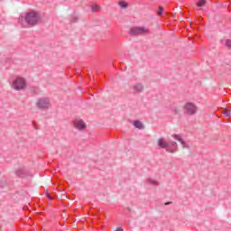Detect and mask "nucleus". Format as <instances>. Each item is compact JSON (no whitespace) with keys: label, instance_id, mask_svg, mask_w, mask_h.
<instances>
[{"label":"nucleus","instance_id":"4","mask_svg":"<svg viewBox=\"0 0 231 231\" xmlns=\"http://www.w3.org/2000/svg\"><path fill=\"white\" fill-rule=\"evenodd\" d=\"M132 35H145L149 33V29L145 27H134L131 30Z\"/></svg>","mask_w":231,"mask_h":231},{"label":"nucleus","instance_id":"1","mask_svg":"<svg viewBox=\"0 0 231 231\" xmlns=\"http://www.w3.org/2000/svg\"><path fill=\"white\" fill-rule=\"evenodd\" d=\"M24 21L27 23V24L33 26L34 24H37L39 21H41V16H39V14L35 12H31L25 15Z\"/></svg>","mask_w":231,"mask_h":231},{"label":"nucleus","instance_id":"6","mask_svg":"<svg viewBox=\"0 0 231 231\" xmlns=\"http://www.w3.org/2000/svg\"><path fill=\"white\" fill-rule=\"evenodd\" d=\"M74 125L76 129H79V131L86 129V123H84L82 120H76L74 122Z\"/></svg>","mask_w":231,"mask_h":231},{"label":"nucleus","instance_id":"2","mask_svg":"<svg viewBox=\"0 0 231 231\" xmlns=\"http://www.w3.org/2000/svg\"><path fill=\"white\" fill-rule=\"evenodd\" d=\"M13 88L15 91H22L23 89H26V79L23 78H16L13 80Z\"/></svg>","mask_w":231,"mask_h":231},{"label":"nucleus","instance_id":"11","mask_svg":"<svg viewBox=\"0 0 231 231\" xmlns=\"http://www.w3.org/2000/svg\"><path fill=\"white\" fill-rule=\"evenodd\" d=\"M173 138H174L175 140H177V142H180V143L183 144V139L181 138V136H180V135H178V134H175V135H173Z\"/></svg>","mask_w":231,"mask_h":231},{"label":"nucleus","instance_id":"16","mask_svg":"<svg viewBox=\"0 0 231 231\" xmlns=\"http://www.w3.org/2000/svg\"><path fill=\"white\" fill-rule=\"evenodd\" d=\"M230 111L229 110H224V115L226 116H230Z\"/></svg>","mask_w":231,"mask_h":231},{"label":"nucleus","instance_id":"12","mask_svg":"<svg viewBox=\"0 0 231 231\" xmlns=\"http://www.w3.org/2000/svg\"><path fill=\"white\" fill-rule=\"evenodd\" d=\"M119 6H121V8H127V3H125V2H119Z\"/></svg>","mask_w":231,"mask_h":231},{"label":"nucleus","instance_id":"13","mask_svg":"<svg viewBox=\"0 0 231 231\" xmlns=\"http://www.w3.org/2000/svg\"><path fill=\"white\" fill-rule=\"evenodd\" d=\"M98 10H100V6H98V5H94L92 7V12H98Z\"/></svg>","mask_w":231,"mask_h":231},{"label":"nucleus","instance_id":"17","mask_svg":"<svg viewBox=\"0 0 231 231\" xmlns=\"http://www.w3.org/2000/svg\"><path fill=\"white\" fill-rule=\"evenodd\" d=\"M171 144L175 146V151L178 150V144L176 143V142H171Z\"/></svg>","mask_w":231,"mask_h":231},{"label":"nucleus","instance_id":"8","mask_svg":"<svg viewBox=\"0 0 231 231\" xmlns=\"http://www.w3.org/2000/svg\"><path fill=\"white\" fill-rule=\"evenodd\" d=\"M134 89L136 91V93H142V91H143V85L136 84L134 85Z\"/></svg>","mask_w":231,"mask_h":231},{"label":"nucleus","instance_id":"10","mask_svg":"<svg viewBox=\"0 0 231 231\" xmlns=\"http://www.w3.org/2000/svg\"><path fill=\"white\" fill-rule=\"evenodd\" d=\"M207 5V0H200L199 1V3L197 4V6L199 7H203Z\"/></svg>","mask_w":231,"mask_h":231},{"label":"nucleus","instance_id":"7","mask_svg":"<svg viewBox=\"0 0 231 231\" xmlns=\"http://www.w3.org/2000/svg\"><path fill=\"white\" fill-rule=\"evenodd\" d=\"M157 143L159 147H162V149H167V147H169V143H167L163 138L158 139Z\"/></svg>","mask_w":231,"mask_h":231},{"label":"nucleus","instance_id":"5","mask_svg":"<svg viewBox=\"0 0 231 231\" xmlns=\"http://www.w3.org/2000/svg\"><path fill=\"white\" fill-rule=\"evenodd\" d=\"M37 106L41 109H48V107H50V100L46 98L40 99L38 100Z\"/></svg>","mask_w":231,"mask_h":231},{"label":"nucleus","instance_id":"3","mask_svg":"<svg viewBox=\"0 0 231 231\" xmlns=\"http://www.w3.org/2000/svg\"><path fill=\"white\" fill-rule=\"evenodd\" d=\"M183 108L187 115H196L198 113V106L194 103L188 102L184 105Z\"/></svg>","mask_w":231,"mask_h":231},{"label":"nucleus","instance_id":"9","mask_svg":"<svg viewBox=\"0 0 231 231\" xmlns=\"http://www.w3.org/2000/svg\"><path fill=\"white\" fill-rule=\"evenodd\" d=\"M134 127H136L137 129H142V127H143V125H142V122H140V121H135V122L134 123Z\"/></svg>","mask_w":231,"mask_h":231},{"label":"nucleus","instance_id":"15","mask_svg":"<svg viewBox=\"0 0 231 231\" xmlns=\"http://www.w3.org/2000/svg\"><path fill=\"white\" fill-rule=\"evenodd\" d=\"M226 46L227 48H230V49H231V41H230V40H226Z\"/></svg>","mask_w":231,"mask_h":231},{"label":"nucleus","instance_id":"14","mask_svg":"<svg viewBox=\"0 0 231 231\" xmlns=\"http://www.w3.org/2000/svg\"><path fill=\"white\" fill-rule=\"evenodd\" d=\"M162 12H163V7L160 6L157 12L158 15H162Z\"/></svg>","mask_w":231,"mask_h":231}]
</instances>
